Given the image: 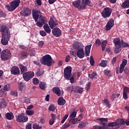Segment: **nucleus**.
Masks as SVG:
<instances>
[{
	"label": "nucleus",
	"instance_id": "nucleus-21",
	"mask_svg": "<svg viewBox=\"0 0 129 129\" xmlns=\"http://www.w3.org/2000/svg\"><path fill=\"white\" fill-rule=\"evenodd\" d=\"M52 92L57 95V96H61V90L59 87H54L52 88Z\"/></svg>",
	"mask_w": 129,
	"mask_h": 129
},
{
	"label": "nucleus",
	"instance_id": "nucleus-52",
	"mask_svg": "<svg viewBox=\"0 0 129 129\" xmlns=\"http://www.w3.org/2000/svg\"><path fill=\"white\" fill-rule=\"evenodd\" d=\"M126 64H127V60L125 59H123L122 61V63L120 64V66L125 67Z\"/></svg>",
	"mask_w": 129,
	"mask_h": 129
},
{
	"label": "nucleus",
	"instance_id": "nucleus-3",
	"mask_svg": "<svg viewBox=\"0 0 129 129\" xmlns=\"http://www.w3.org/2000/svg\"><path fill=\"white\" fill-rule=\"evenodd\" d=\"M40 63L42 65H45L48 66V67H50L52 64L55 63V61L52 58V56L49 54H45L41 57L40 59Z\"/></svg>",
	"mask_w": 129,
	"mask_h": 129
},
{
	"label": "nucleus",
	"instance_id": "nucleus-36",
	"mask_svg": "<svg viewBox=\"0 0 129 129\" xmlns=\"http://www.w3.org/2000/svg\"><path fill=\"white\" fill-rule=\"evenodd\" d=\"M25 85H26L25 83H23L22 82H18V87L20 90H23L24 87H25Z\"/></svg>",
	"mask_w": 129,
	"mask_h": 129
},
{
	"label": "nucleus",
	"instance_id": "nucleus-18",
	"mask_svg": "<svg viewBox=\"0 0 129 129\" xmlns=\"http://www.w3.org/2000/svg\"><path fill=\"white\" fill-rule=\"evenodd\" d=\"M77 56L78 58H80V59L84 58L85 54H84V50L83 48H80L78 50L77 52Z\"/></svg>",
	"mask_w": 129,
	"mask_h": 129
},
{
	"label": "nucleus",
	"instance_id": "nucleus-48",
	"mask_svg": "<svg viewBox=\"0 0 129 129\" xmlns=\"http://www.w3.org/2000/svg\"><path fill=\"white\" fill-rule=\"evenodd\" d=\"M93 129H105L104 126H101L99 125H96L93 126Z\"/></svg>",
	"mask_w": 129,
	"mask_h": 129
},
{
	"label": "nucleus",
	"instance_id": "nucleus-35",
	"mask_svg": "<svg viewBox=\"0 0 129 129\" xmlns=\"http://www.w3.org/2000/svg\"><path fill=\"white\" fill-rule=\"evenodd\" d=\"M39 88L42 90H45L46 89V83L44 82H40L39 83Z\"/></svg>",
	"mask_w": 129,
	"mask_h": 129
},
{
	"label": "nucleus",
	"instance_id": "nucleus-45",
	"mask_svg": "<svg viewBox=\"0 0 129 129\" xmlns=\"http://www.w3.org/2000/svg\"><path fill=\"white\" fill-rule=\"evenodd\" d=\"M43 73H44V71L43 70H38L35 74L37 76H41V75H43Z\"/></svg>",
	"mask_w": 129,
	"mask_h": 129
},
{
	"label": "nucleus",
	"instance_id": "nucleus-33",
	"mask_svg": "<svg viewBox=\"0 0 129 129\" xmlns=\"http://www.w3.org/2000/svg\"><path fill=\"white\" fill-rule=\"evenodd\" d=\"M123 9H127L129 8V0L125 1L122 4Z\"/></svg>",
	"mask_w": 129,
	"mask_h": 129
},
{
	"label": "nucleus",
	"instance_id": "nucleus-1",
	"mask_svg": "<svg viewBox=\"0 0 129 129\" xmlns=\"http://www.w3.org/2000/svg\"><path fill=\"white\" fill-rule=\"evenodd\" d=\"M0 32L2 34L1 43L2 45L6 46L9 44V41L11 39V31L10 28L6 24H3L0 26Z\"/></svg>",
	"mask_w": 129,
	"mask_h": 129
},
{
	"label": "nucleus",
	"instance_id": "nucleus-25",
	"mask_svg": "<svg viewBox=\"0 0 129 129\" xmlns=\"http://www.w3.org/2000/svg\"><path fill=\"white\" fill-rule=\"evenodd\" d=\"M83 88L77 86L74 88V92L75 93H80V94H82V93H83Z\"/></svg>",
	"mask_w": 129,
	"mask_h": 129
},
{
	"label": "nucleus",
	"instance_id": "nucleus-51",
	"mask_svg": "<svg viewBox=\"0 0 129 129\" xmlns=\"http://www.w3.org/2000/svg\"><path fill=\"white\" fill-rule=\"evenodd\" d=\"M32 128L33 129H42V126H40V125L37 124H33Z\"/></svg>",
	"mask_w": 129,
	"mask_h": 129
},
{
	"label": "nucleus",
	"instance_id": "nucleus-38",
	"mask_svg": "<svg viewBox=\"0 0 129 129\" xmlns=\"http://www.w3.org/2000/svg\"><path fill=\"white\" fill-rule=\"evenodd\" d=\"M127 47H129L128 44L122 40L121 43L120 51H121V49H122V48H127Z\"/></svg>",
	"mask_w": 129,
	"mask_h": 129
},
{
	"label": "nucleus",
	"instance_id": "nucleus-24",
	"mask_svg": "<svg viewBox=\"0 0 129 129\" xmlns=\"http://www.w3.org/2000/svg\"><path fill=\"white\" fill-rule=\"evenodd\" d=\"M82 46V43L76 41L73 45V48L74 49H76V50H79V49H81Z\"/></svg>",
	"mask_w": 129,
	"mask_h": 129
},
{
	"label": "nucleus",
	"instance_id": "nucleus-5",
	"mask_svg": "<svg viewBox=\"0 0 129 129\" xmlns=\"http://www.w3.org/2000/svg\"><path fill=\"white\" fill-rule=\"evenodd\" d=\"M113 42L114 44V50L115 54H118L120 52V47L121 46V41L118 38H116L113 39Z\"/></svg>",
	"mask_w": 129,
	"mask_h": 129
},
{
	"label": "nucleus",
	"instance_id": "nucleus-58",
	"mask_svg": "<svg viewBox=\"0 0 129 129\" xmlns=\"http://www.w3.org/2000/svg\"><path fill=\"white\" fill-rule=\"evenodd\" d=\"M70 126V124L64 123L63 125L60 127L61 129H66L67 127H69Z\"/></svg>",
	"mask_w": 129,
	"mask_h": 129
},
{
	"label": "nucleus",
	"instance_id": "nucleus-57",
	"mask_svg": "<svg viewBox=\"0 0 129 129\" xmlns=\"http://www.w3.org/2000/svg\"><path fill=\"white\" fill-rule=\"evenodd\" d=\"M24 102L25 103H31V100L29 98L24 97Z\"/></svg>",
	"mask_w": 129,
	"mask_h": 129
},
{
	"label": "nucleus",
	"instance_id": "nucleus-30",
	"mask_svg": "<svg viewBox=\"0 0 129 129\" xmlns=\"http://www.w3.org/2000/svg\"><path fill=\"white\" fill-rule=\"evenodd\" d=\"M88 125V122H81V123L78 125V127L79 128H84Z\"/></svg>",
	"mask_w": 129,
	"mask_h": 129
},
{
	"label": "nucleus",
	"instance_id": "nucleus-49",
	"mask_svg": "<svg viewBox=\"0 0 129 129\" xmlns=\"http://www.w3.org/2000/svg\"><path fill=\"white\" fill-rule=\"evenodd\" d=\"M0 17H2V18H6L7 17L6 12H3L1 9H0Z\"/></svg>",
	"mask_w": 129,
	"mask_h": 129
},
{
	"label": "nucleus",
	"instance_id": "nucleus-22",
	"mask_svg": "<svg viewBox=\"0 0 129 129\" xmlns=\"http://www.w3.org/2000/svg\"><path fill=\"white\" fill-rule=\"evenodd\" d=\"M19 67L20 69L21 74H24V73H26V72L28 71V68H27L26 66H24L22 63L19 64Z\"/></svg>",
	"mask_w": 129,
	"mask_h": 129
},
{
	"label": "nucleus",
	"instance_id": "nucleus-39",
	"mask_svg": "<svg viewBox=\"0 0 129 129\" xmlns=\"http://www.w3.org/2000/svg\"><path fill=\"white\" fill-rule=\"evenodd\" d=\"M0 107L1 108H6L7 107V102L5 101H1L0 103Z\"/></svg>",
	"mask_w": 129,
	"mask_h": 129
},
{
	"label": "nucleus",
	"instance_id": "nucleus-7",
	"mask_svg": "<svg viewBox=\"0 0 129 129\" xmlns=\"http://www.w3.org/2000/svg\"><path fill=\"white\" fill-rule=\"evenodd\" d=\"M124 123L125 122L123 119H117L115 122L109 123L108 126H111L112 127L116 126V128H119V125H122V124H124Z\"/></svg>",
	"mask_w": 129,
	"mask_h": 129
},
{
	"label": "nucleus",
	"instance_id": "nucleus-15",
	"mask_svg": "<svg viewBox=\"0 0 129 129\" xmlns=\"http://www.w3.org/2000/svg\"><path fill=\"white\" fill-rule=\"evenodd\" d=\"M52 34L56 37H59L62 35V33L61 32V30L59 29V28H53L52 31Z\"/></svg>",
	"mask_w": 129,
	"mask_h": 129
},
{
	"label": "nucleus",
	"instance_id": "nucleus-40",
	"mask_svg": "<svg viewBox=\"0 0 129 129\" xmlns=\"http://www.w3.org/2000/svg\"><path fill=\"white\" fill-rule=\"evenodd\" d=\"M77 114V112L74 111L70 113V118H75L76 117V115Z\"/></svg>",
	"mask_w": 129,
	"mask_h": 129
},
{
	"label": "nucleus",
	"instance_id": "nucleus-19",
	"mask_svg": "<svg viewBox=\"0 0 129 129\" xmlns=\"http://www.w3.org/2000/svg\"><path fill=\"white\" fill-rule=\"evenodd\" d=\"M48 25H49L50 29H54V27L58 26V22L56 21H54L53 19L50 18L48 22Z\"/></svg>",
	"mask_w": 129,
	"mask_h": 129
},
{
	"label": "nucleus",
	"instance_id": "nucleus-9",
	"mask_svg": "<svg viewBox=\"0 0 129 129\" xmlns=\"http://www.w3.org/2000/svg\"><path fill=\"white\" fill-rule=\"evenodd\" d=\"M72 5L74 8L77 9L79 11H83V10H85L82 4V2H81V0H77L75 1L72 3Z\"/></svg>",
	"mask_w": 129,
	"mask_h": 129
},
{
	"label": "nucleus",
	"instance_id": "nucleus-31",
	"mask_svg": "<svg viewBox=\"0 0 129 129\" xmlns=\"http://www.w3.org/2000/svg\"><path fill=\"white\" fill-rule=\"evenodd\" d=\"M5 116L9 120H12V119H14V114H13V113H7Z\"/></svg>",
	"mask_w": 129,
	"mask_h": 129
},
{
	"label": "nucleus",
	"instance_id": "nucleus-61",
	"mask_svg": "<svg viewBox=\"0 0 129 129\" xmlns=\"http://www.w3.org/2000/svg\"><path fill=\"white\" fill-rule=\"evenodd\" d=\"M73 89H74V86H70L67 88V90H68V91L72 92V91H73Z\"/></svg>",
	"mask_w": 129,
	"mask_h": 129
},
{
	"label": "nucleus",
	"instance_id": "nucleus-64",
	"mask_svg": "<svg viewBox=\"0 0 129 129\" xmlns=\"http://www.w3.org/2000/svg\"><path fill=\"white\" fill-rule=\"evenodd\" d=\"M123 98L125 99V100H126L127 99L128 97H127V93L123 92Z\"/></svg>",
	"mask_w": 129,
	"mask_h": 129
},
{
	"label": "nucleus",
	"instance_id": "nucleus-23",
	"mask_svg": "<svg viewBox=\"0 0 129 129\" xmlns=\"http://www.w3.org/2000/svg\"><path fill=\"white\" fill-rule=\"evenodd\" d=\"M91 46H92V44L86 45L85 47V54L87 56H89V54H90Z\"/></svg>",
	"mask_w": 129,
	"mask_h": 129
},
{
	"label": "nucleus",
	"instance_id": "nucleus-14",
	"mask_svg": "<svg viewBox=\"0 0 129 129\" xmlns=\"http://www.w3.org/2000/svg\"><path fill=\"white\" fill-rule=\"evenodd\" d=\"M114 26V20L113 19H110L107 23L105 26L106 31H110L111 29V28Z\"/></svg>",
	"mask_w": 129,
	"mask_h": 129
},
{
	"label": "nucleus",
	"instance_id": "nucleus-63",
	"mask_svg": "<svg viewBox=\"0 0 129 129\" xmlns=\"http://www.w3.org/2000/svg\"><path fill=\"white\" fill-rule=\"evenodd\" d=\"M25 129H32V124L31 123H28L26 125V128Z\"/></svg>",
	"mask_w": 129,
	"mask_h": 129
},
{
	"label": "nucleus",
	"instance_id": "nucleus-28",
	"mask_svg": "<svg viewBox=\"0 0 129 129\" xmlns=\"http://www.w3.org/2000/svg\"><path fill=\"white\" fill-rule=\"evenodd\" d=\"M88 77L90 79L96 80V79H97V73L95 72H93L92 73L88 74Z\"/></svg>",
	"mask_w": 129,
	"mask_h": 129
},
{
	"label": "nucleus",
	"instance_id": "nucleus-12",
	"mask_svg": "<svg viewBox=\"0 0 129 129\" xmlns=\"http://www.w3.org/2000/svg\"><path fill=\"white\" fill-rule=\"evenodd\" d=\"M28 116L24 113H22L18 115L17 117L16 120L18 122H26L28 121Z\"/></svg>",
	"mask_w": 129,
	"mask_h": 129
},
{
	"label": "nucleus",
	"instance_id": "nucleus-44",
	"mask_svg": "<svg viewBox=\"0 0 129 129\" xmlns=\"http://www.w3.org/2000/svg\"><path fill=\"white\" fill-rule=\"evenodd\" d=\"M26 113L27 115H33L34 114V110H27Z\"/></svg>",
	"mask_w": 129,
	"mask_h": 129
},
{
	"label": "nucleus",
	"instance_id": "nucleus-10",
	"mask_svg": "<svg viewBox=\"0 0 129 129\" xmlns=\"http://www.w3.org/2000/svg\"><path fill=\"white\" fill-rule=\"evenodd\" d=\"M35 76L34 72H27L23 74V78L25 81L28 82L31 80Z\"/></svg>",
	"mask_w": 129,
	"mask_h": 129
},
{
	"label": "nucleus",
	"instance_id": "nucleus-13",
	"mask_svg": "<svg viewBox=\"0 0 129 129\" xmlns=\"http://www.w3.org/2000/svg\"><path fill=\"white\" fill-rule=\"evenodd\" d=\"M97 120H99L100 121L99 124H102L103 126H104L105 127V129H107V127H108V125H106V123L104 122L106 121H108V119L106 118H98L96 119Z\"/></svg>",
	"mask_w": 129,
	"mask_h": 129
},
{
	"label": "nucleus",
	"instance_id": "nucleus-29",
	"mask_svg": "<svg viewBox=\"0 0 129 129\" xmlns=\"http://www.w3.org/2000/svg\"><path fill=\"white\" fill-rule=\"evenodd\" d=\"M43 29L45 33H47V34L51 33V29H50V27H49L48 24H46L43 26Z\"/></svg>",
	"mask_w": 129,
	"mask_h": 129
},
{
	"label": "nucleus",
	"instance_id": "nucleus-53",
	"mask_svg": "<svg viewBox=\"0 0 129 129\" xmlns=\"http://www.w3.org/2000/svg\"><path fill=\"white\" fill-rule=\"evenodd\" d=\"M10 95H12V96H18V92L16 91H11L10 92Z\"/></svg>",
	"mask_w": 129,
	"mask_h": 129
},
{
	"label": "nucleus",
	"instance_id": "nucleus-11",
	"mask_svg": "<svg viewBox=\"0 0 129 129\" xmlns=\"http://www.w3.org/2000/svg\"><path fill=\"white\" fill-rule=\"evenodd\" d=\"M72 67L68 66L64 70V78L67 80H69L70 77H71L72 74Z\"/></svg>",
	"mask_w": 129,
	"mask_h": 129
},
{
	"label": "nucleus",
	"instance_id": "nucleus-26",
	"mask_svg": "<svg viewBox=\"0 0 129 129\" xmlns=\"http://www.w3.org/2000/svg\"><path fill=\"white\" fill-rule=\"evenodd\" d=\"M28 56H29V53H28L27 52L22 51L20 54V59H21V60H25V59L28 58Z\"/></svg>",
	"mask_w": 129,
	"mask_h": 129
},
{
	"label": "nucleus",
	"instance_id": "nucleus-2",
	"mask_svg": "<svg viewBox=\"0 0 129 129\" xmlns=\"http://www.w3.org/2000/svg\"><path fill=\"white\" fill-rule=\"evenodd\" d=\"M39 14H40V11L37 10H33L32 11V17L35 23H36V26L39 28H42L43 25H46L47 18L43 15L40 16Z\"/></svg>",
	"mask_w": 129,
	"mask_h": 129
},
{
	"label": "nucleus",
	"instance_id": "nucleus-32",
	"mask_svg": "<svg viewBox=\"0 0 129 129\" xmlns=\"http://www.w3.org/2000/svg\"><path fill=\"white\" fill-rule=\"evenodd\" d=\"M81 119L75 118H70L69 120V123H71L72 122L73 124H75L77 121H80Z\"/></svg>",
	"mask_w": 129,
	"mask_h": 129
},
{
	"label": "nucleus",
	"instance_id": "nucleus-41",
	"mask_svg": "<svg viewBox=\"0 0 129 129\" xmlns=\"http://www.w3.org/2000/svg\"><path fill=\"white\" fill-rule=\"evenodd\" d=\"M103 102H104V103H105L107 107H108V108H110V106H111V105H110V103H109V101H108V100L107 99H104Z\"/></svg>",
	"mask_w": 129,
	"mask_h": 129
},
{
	"label": "nucleus",
	"instance_id": "nucleus-37",
	"mask_svg": "<svg viewBox=\"0 0 129 129\" xmlns=\"http://www.w3.org/2000/svg\"><path fill=\"white\" fill-rule=\"evenodd\" d=\"M107 65V60H102L101 61L99 66L101 67H106Z\"/></svg>",
	"mask_w": 129,
	"mask_h": 129
},
{
	"label": "nucleus",
	"instance_id": "nucleus-8",
	"mask_svg": "<svg viewBox=\"0 0 129 129\" xmlns=\"http://www.w3.org/2000/svg\"><path fill=\"white\" fill-rule=\"evenodd\" d=\"M111 13H112V9L109 7H106L102 10L101 15L103 18L106 19L111 16Z\"/></svg>",
	"mask_w": 129,
	"mask_h": 129
},
{
	"label": "nucleus",
	"instance_id": "nucleus-6",
	"mask_svg": "<svg viewBox=\"0 0 129 129\" xmlns=\"http://www.w3.org/2000/svg\"><path fill=\"white\" fill-rule=\"evenodd\" d=\"M11 51L9 49H5L2 51L1 58L2 61H8L11 57Z\"/></svg>",
	"mask_w": 129,
	"mask_h": 129
},
{
	"label": "nucleus",
	"instance_id": "nucleus-43",
	"mask_svg": "<svg viewBox=\"0 0 129 129\" xmlns=\"http://www.w3.org/2000/svg\"><path fill=\"white\" fill-rule=\"evenodd\" d=\"M95 62L94 61V58H93V56H91L90 58V64L91 66H93Z\"/></svg>",
	"mask_w": 129,
	"mask_h": 129
},
{
	"label": "nucleus",
	"instance_id": "nucleus-47",
	"mask_svg": "<svg viewBox=\"0 0 129 129\" xmlns=\"http://www.w3.org/2000/svg\"><path fill=\"white\" fill-rule=\"evenodd\" d=\"M39 79L37 78H34L33 79V83L35 85H38V84H39Z\"/></svg>",
	"mask_w": 129,
	"mask_h": 129
},
{
	"label": "nucleus",
	"instance_id": "nucleus-20",
	"mask_svg": "<svg viewBox=\"0 0 129 129\" xmlns=\"http://www.w3.org/2000/svg\"><path fill=\"white\" fill-rule=\"evenodd\" d=\"M81 1L85 10L86 9L87 6L92 7V3L91 2L90 0H82Z\"/></svg>",
	"mask_w": 129,
	"mask_h": 129
},
{
	"label": "nucleus",
	"instance_id": "nucleus-59",
	"mask_svg": "<svg viewBox=\"0 0 129 129\" xmlns=\"http://www.w3.org/2000/svg\"><path fill=\"white\" fill-rule=\"evenodd\" d=\"M71 59V57L70 56V55H68L66 57L65 61L67 63H68V62H69V61H70Z\"/></svg>",
	"mask_w": 129,
	"mask_h": 129
},
{
	"label": "nucleus",
	"instance_id": "nucleus-17",
	"mask_svg": "<svg viewBox=\"0 0 129 129\" xmlns=\"http://www.w3.org/2000/svg\"><path fill=\"white\" fill-rule=\"evenodd\" d=\"M10 71L12 75H19L20 73V69L17 66L13 67L11 69Z\"/></svg>",
	"mask_w": 129,
	"mask_h": 129
},
{
	"label": "nucleus",
	"instance_id": "nucleus-46",
	"mask_svg": "<svg viewBox=\"0 0 129 129\" xmlns=\"http://www.w3.org/2000/svg\"><path fill=\"white\" fill-rule=\"evenodd\" d=\"M90 86H91V83L90 82H88L86 84V90L87 91H90Z\"/></svg>",
	"mask_w": 129,
	"mask_h": 129
},
{
	"label": "nucleus",
	"instance_id": "nucleus-34",
	"mask_svg": "<svg viewBox=\"0 0 129 129\" xmlns=\"http://www.w3.org/2000/svg\"><path fill=\"white\" fill-rule=\"evenodd\" d=\"M101 48L102 51H104L105 50V48H106V45H107V40H104L101 43Z\"/></svg>",
	"mask_w": 129,
	"mask_h": 129
},
{
	"label": "nucleus",
	"instance_id": "nucleus-50",
	"mask_svg": "<svg viewBox=\"0 0 129 129\" xmlns=\"http://www.w3.org/2000/svg\"><path fill=\"white\" fill-rule=\"evenodd\" d=\"M104 74L106 75V76H108L110 74V70H108V69H107L105 70H104Z\"/></svg>",
	"mask_w": 129,
	"mask_h": 129
},
{
	"label": "nucleus",
	"instance_id": "nucleus-55",
	"mask_svg": "<svg viewBox=\"0 0 129 129\" xmlns=\"http://www.w3.org/2000/svg\"><path fill=\"white\" fill-rule=\"evenodd\" d=\"M5 91H9L10 90V84L6 85L4 87Z\"/></svg>",
	"mask_w": 129,
	"mask_h": 129
},
{
	"label": "nucleus",
	"instance_id": "nucleus-4",
	"mask_svg": "<svg viewBox=\"0 0 129 129\" xmlns=\"http://www.w3.org/2000/svg\"><path fill=\"white\" fill-rule=\"evenodd\" d=\"M21 4L20 0H14L10 3V5H6L5 8L9 12H14Z\"/></svg>",
	"mask_w": 129,
	"mask_h": 129
},
{
	"label": "nucleus",
	"instance_id": "nucleus-27",
	"mask_svg": "<svg viewBox=\"0 0 129 129\" xmlns=\"http://www.w3.org/2000/svg\"><path fill=\"white\" fill-rule=\"evenodd\" d=\"M65 103H66V101L65 100V99H64V98H63V97H60L58 99L57 104H58V105H64Z\"/></svg>",
	"mask_w": 129,
	"mask_h": 129
},
{
	"label": "nucleus",
	"instance_id": "nucleus-42",
	"mask_svg": "<svg viewBox=\"0 0 129 129\" xmlns=\"http://www.w3.org/2000/svg\"><path fill=\"white\" fill-rule=\"evenodd\" d=\"M48 110L49 111H55V105L51 104L49 105L48 107Z\"/></svg>",
	"mask_w": 129,
	"mask_h": 129
},
{
	"label": "nucleus",
	"instance_id": "nucleus-60",
	"mask_svg": "<svg viewBox=\"0 0 129 129\" xmlns=\"http://www.w3.org/2000/svg\"><path fill=\"white\" fill-rule=\"evenodd\" d=\"M95 44L97 45V46H100V45H101V41H100V39H97L95 41Z\"/></svg>",
	"mask_w": 129,
	"mask_h": 129
},
{
	"label": "nucleus",
	"instance_id": "nucleus-62",
	"mask_svg": "<svg viewBox=\"0 0 129 129\" xmlns=\"http://www.w3.org/2000/svg\"><path fill=\"white\" fill-rule=\"evenodd\" d=\"M123 92H125V93H129V87H124Z\"/></svg>",
	"mask_w": 129,
	"mask_h": 129
},
{
	"label": "nucleus",
	"instance_id": "nucleus-56",
	"mask_svg": "<svg viewBox=\"0 0 129 129\" xmlns=\"http://www.w3.org/2000/svg\"><path fill=\"white\" fill-rule=\"evenodd\" d=\"M68 115H69L68 114H66L63 116L62 120L61 121V123H64V122H65V120L67 119L68 117Z\"/></svg>",
	"mask_w": 129,
	"mask_h": 129
},
{
	"label": "nucleus",
	"instance_id": "nucleus-16",
	"mask_svg": "<svg viewBox=\"0 0 129 129\" xmlns=\"http://www.w3.org/2000/svg\"><path fill=\"white\" fill-rule=\"evenodd\" d=\"M21 15L23 17H29L31 15V10L28 8H24L21 12Z\"/></svg>",
	"mask_w": 129,
	"mask_h": 129
},
{
	"label": "nucleus",
	"instance_id": "nucleus-54",
	"mask_svg": "<svg viewBox=\"0 0 129 129\" xmlns=\"http://www.w3.org/2000/svg\"><path fill=\"white\" fill-rule=\"evenodd\" d=\"M39 34L42 37H45V36H47V33H46V32L44 30L40 31Z\"/></svg>",
	"mask_w": 129,
	"mask_h": 129
}]
</instances>
